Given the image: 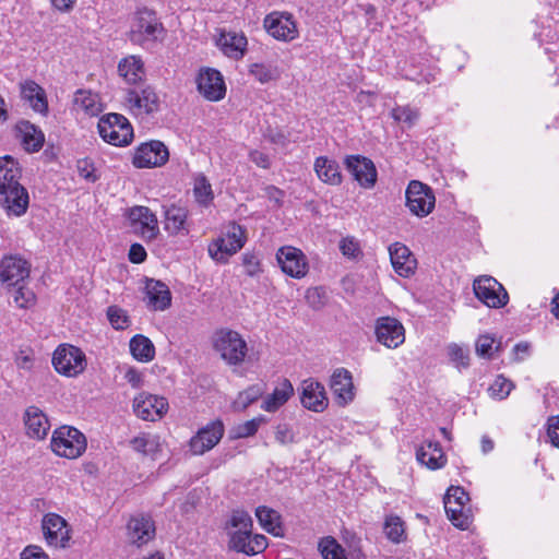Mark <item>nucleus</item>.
Wrapping results in <instances>:
<instances>
[{"mask_svg":"<svg viewBox=\"0 0 559 559\" xmlns=\"http://www.w3.org/2000/svg\"><path fill=\"white\" fill-rule=\"evenodd\" d=\"M20 178L19 163L9 155L0 157V204L8 215L21 216L28 207V193Z\"/></svg>","mask_w":559,"mask_h":559,"instance_id":"obj_1","label":"nucleus"},{"mask_svg":"<svg viewBox=\"0 0 559 559\" xmlns=\"http://www.w3.org/2000/svg\"><path fill=\"white\" fill-rule=\"evenodd\" d=\"M166 29L156 13L148 9L139 10L128 33L130 41L143 48H152L163 40Z\"/></svg>","mask_w":559,"mask_h":559,"instance_id":"obj_2","label":"nucleus"},{"mask_svg":"<svg viewBox=\"0 0 559 559\" xmlns=\"http://www.w3.org/2000/svg\"><path fill=\"white\" fill-rule=\"evenodd\" d=\"M102 139L115 146L128 145L133 139V129L129 120L120 114L103 116L97 124Z\"/></svg>","mask_w":559,"mask_h":559,"instance_id":"obj_3","label":"nucleus"},{"mask_svg":"<svg viewBox=\"0 0 559 559\" xmlns=\"http://www.w3.org/2000/svg\"><path fill=\"white\" fill-rule=\"evenodd\" d=\"M51 450L59 456L76 459L86 449V439L76 428L62 426L52 433Z\"/></svg>","mask_w":559,"mask_h":559,"instance_id":"obj_4","label":"nucleus"},{"mask_svg":"<svg viewBox=\"0 0 559 559\" xmlns=\"http://www.w3.org/2000/svg\"><path fill=\"white\" fill-rule=\"evenodd\" d=\"M52 365L57 372L67 377H75L86 368V357L81 348L63 344L55 350Z\"/></svg>","mask_w":559,"mask_h":559,"instance_id":"obj_5","label":"nucleus"},{"mask_svg":"<svg viewBox=\"0 0 559 559\" xmlns=\"http://www.w3.org/2000/svg\"><path fill=\"white\" fill-rule=\"evenodd\" d=\"M405 197L406 206L417 217H426L435 209L436 197L432 189L418 180L408 183Z\"/></svg>","mask_w":559,"mask_h":559,"instance_id":"obj_6","label":"nucleus"},{"mask_svg":"<svg viewBox=\"0 0 559 559\" xmlns=\"http://www.w3.org/2000/svg\"><path fill=\"white\" fill-rule=\"evenodd\" d=\"M476 297L490 308L504 307L509 301L508 292L492 276L483 275L473 283Z\"/></svg>","mask_w":559,"mask_h":559,"instance_id":"obj_7","label":"nucleus"},{"mask_svg":"<svg viewBox=\"0 0 559 559\" xmlns=\"http://www.w3.org/2000/svg\"><path fill=\"white\" fill-rule=\"evenodd\" d=\"M215 348L229 365H238L246 356L247 343L236 331H221L215 341Z\"/></svg>","mask_w":559,"mask_h":559,"instance_id":"obj_8","label":"nucleus"},{"mask_svg":"<svg viewBox=\"0 0 559 559\" xmlns=\"http://www.w3.org/2000/svg\"><path fill=\"white\" fill-rule=\"evenodd\" d=\"M127 217L132 230L144 240H154L159 234L157 217L147 206L136 205L129 209Z\"/></svg>","mask_w":559,"mask_h":559,"instance_id":"obj_9","label":"nucleus"},{"mask_svg":"<svg viewBox=\"0 0 559 559\" xmlns=\"http://www.w3.org/2000/svg\"><path fill=\"white\" fill-rule=\"evenodd\" d=\"M267 34L282 41H292L298 37L299 32L294 16L287 12H271L263 22Z\"/></svg>","mask_w":559,"mask_h":559,"instance_id":"obj_10","label":"nucleus"},{"mask_svg":"<svg viewBox=\"0 0 559 559\" xmlns=\"http://www.w3.org/2000/svg\"><path fill=\"white\" fill-rule=\"evenodd\" d=\"M243 245V229L241 226L234 224L226 237L218 238L210 245L209 253L214 260L224 263L230 255L240 250Z\"/></svg>","mask_w":559,"mask_h":559,"instance_id":"obj_11","label":"nucleus"},{"mask_svg":"<svg viewBox=\"0 0 559 559\" xmlns=\"http://www.w3.org/2000/svg\"><path fill=\"white\" fill-rule=\"evenodd\" d=\"M168 158L166 145L160 141H151L136 148L132 163L136 168H151L164 165Z\"/></svg>","mask_w":559,"mask_h":559,"instance_id":"obj_12","label":"nucleus"},{"mask_svg":"<svg viewBox=\"0 0 559 559\" xmlns=\"http://www.w3.org/2000/svg\"><path fill=\"white\" fill-rule=\"evenodd\" d=\"M276 260L282 271L294 278H301L308 272L307 258L300 249L286 246L278 249Z\"/></svg>","mask_w":559,"mask_h":559,"instance_id":"obj_13","label":"nucleus"},{"mask_svg":"<svg viewBox=\"0 0 559 559\" xmlns=\"http://www.w3.org/2000/svg\"><path fill=\"white\" fill-rule=\"evenodd\" d=\"M224 436V424L216 419L201 428L190 440V450L195 455L212 450Z\"/></svg>","mask_w":559,"mask_h":559,"instance_id":"obj_14","label":"nucleus"},{"mask_svg":"<svg viewBox=\"0 0 559 559\" xmlns=\"http://www.w3.org/2000/svg\"><path fill=\"white\" fill-rule=\"evenodd\" d=\"M228 547L237 552L253 556L266 549L267 538L262 534L252 535V531H236L229 534Z\"/></svg>","mask_w":559,"mask_h":559,"instance_id":"obj_15","label":"nucleus"},{"mask_svg":"<svg viewBox=\"0 0 559 559\" xmlns=\"http://www.w3.org/2000/svg\"><path fill=\"white\" fill-rule=\"evenodd\" d=\"M41 528L47 543L51 546L66 548L70 540L67 521L57 513H47L41 521Z\"/></svg>","mask_w":559,"mask_h":559,"instance_id":"obj_16","label":"nucleus"},{"mask_svg":"<svg viewBox=\"0 0 559 559\" xmlns=\"http://www.w3.org/2000/svg\"><path fill=\"white\" fill-rule=\"evenodd\" d=\"M376 336L379 343L389 348H396L405 341V330L402 323L391 317L377 320Z\"/></svg>","mask_w":559,"mask_h":559,"instance_id":"obj_17","label":"nucleus"},{"mask_svg":"<svg viewBox=\"0 0 559 559\" xmlns=\"http://www.w3.org/2000/svg\"><path fill=\"white\" fill-rule=\"evenodd\" d=\"M346 169L364 188H372L377 181V169L373 162L360 155H350L345 159Z\"/></svg>","mask_w":559,"mask_h":559,"instance_id":"obj_18","label":"nucleus"},{"mask_svg":"<svg viewBox=\"0 0 559 559\" xmlns=\"http://www.w3.org/2000/svg\"><path fill=\"white\" fill-rule=\"evenodd\" d=\"M168 403L165 397L141 394L134 399L133 409L135 415L143 419L155 421L167 411Z\"/></svg>","mask_w":559,"mask_h":559,"instance_id":"obj_19","label":"nucleus"},{"mask_svg":"<svg viewBox=\"0 0 559 559\" xmlns=\"http://www.w3.org/2000/svg\"><path fill=\"white\" fill-rule=\"evenodd\" d=\"M29 275V264L19 255L4 257L0 263V280L9 286H19Z\"/></svg>","mask_w":559,"mask_h":559,"instance_id":"obj_20","label":"nucleus"},{"mask_svg":"<svg viewBox=\"0 0 559 559\" xmlns=\"http://www.w3.org/2000/svg\"><path fill=\"white\" fill-rule=\"evenodd\" d=\"M128 540L138 547L147 544L155 536V524L143 514L131 516L127 523Z\"/></svg>","mask_w":559,"mask_h":559,"instance_id":"obj_21","label":"nucleus"},{"mask_svg":"<svg viewBox=\"0 0 559 559\" xmlns=\"http://www.w3.org/2000/svg\"><path fill=\"white\" fill-rule=\"evenodd\" d=\"M300 402L304 407L317 413L323 412L329 405L324 386L312 379L302 381L300 388Z\"/></svg>","mask_w":559,"mask_h":559,"instance_id":"obj_22","label":"nucleus"},{"mask_svg":"<svg viewBox=\"0 0 559 559\" xmlns=\"http://www.w3.org/2000/svg\"><path fill=\"white\" fill-rule=\"evenodd\" d=\"M199 92L209 100H219L225 96L226 87L222 74L215 69L201 71L198 80Z\"/></svg>","mask_w":559,"mask_h":559,"instance_id":"obj_23","label":"nucleus"},{"mask_svg":"<svg viewBox=\"0 0 559 559\" xmlns=\"http://www.w3.org/2000/svg\"><path fill=\"white\" fill-rule=\"evenodd\" d=\"M391 264L402 277H409L415 273L417 261L412 251L402 242H394L389 247Z\"/></svg>","mask_w":559,"mask_h":559,"instance_id":"obj_24","label":"nucleus"},{"mask_svg":"<svg viewBox=\"0 0 559 559\" xmlns=\"http://www.w3.org/2000/svg\"><path fill=\"white\" fill-rule=\"evenodd\" d=\"M126 102L131 109L145 114H153L159 108V98L151 86H145L140 91L135 88L129 90Z\"/></svg>","mask_w":559,"mask_h":559,"instance_id":"obj_25","label":"nucleus"},{"mask_svg":"<svg viewBox=\"0 0 559 559\" xmlns=\"http://www.w3.org/2000/svg\"><path fill=\"white\" fill-rule=\"evenodd\" d=\"M24 424L27 436L37 440H43L50 429L48 417L37 406H28L26 408L24 413Z\"/></svg>","mask_w":559,"mask_h":559,"instance_id":"obj_26","label":"nucleus"},{"mask_svg":"<svg viewBox=\"0 0 559 559\" xmlns=\"http://www.w3.org/2000/svg\"><path fill=\"white\" fill-rule=\"evenodd\" d=\"M145 293L147 306L155 311H164L171 305V293L166 284L156 280H146Z\"/></svg>","mask_w":559,"mask_h":559,"instance_id":"obj_27","label":"nucleus"},{"mask_svg":"<svg viewBox=\"0 0 559 559\" xmlns=\"http://www.w3.org/2000/svg\"><path fill=\"white\" fill-rule=\"evenodd\" d=\"M20 86L22 98L28 103L32 109L43 116H47L48 102L45 90L32 80L21 83Z\"/></svg>","mask_w":559,"mask_h":559,"instance_id":"obj_28","label":"nucleus"},{"mask_svg":"<svg viewBox=\"0 0 559 559\" xmlns=\"http://www.w3.org/2000/svg\"><path fill=\"white\" fill-rule=\"evenodd\" d=\"M330 385L341 405H345L354 399L353 378L347 369L337 368L331 377Z\"/></svg>","mask_w":559,"mask_h":559,"instance_id":"obj_29","label":"nucleus"},{"mask_svg":"<svg viewBox=\"0 0 559 559\" xmlns=\"http://www.w3.org/2000/svg\"><path fill=\"white\" fill-rule=\"evenodd\" d=\"M217 46L229 58L241 59L247 47V38L242 34L222 33Z\"/></svg>","mask_w":559,"mask_h":559,"instance_id":"obj_30","label":"nucleus"},{"mask_svg":"<svg viewBox=\"0 0 559 559\" xmlns=\"http://www.w3.org/2000/svg\"><path fill=\"white\" fill-rule=\"evenodd\" d=\"M16 130L22 136L25 148L29 152H38L45 142L43 131L27 120H21L16 124Z\"/></svg>","mask_w":559,"mask_h":559,"instance_id":"obj_31","label":"nucleus"},{"mask_svg":"<svg viewBox=\"0 0 559 559\" xmlns=\"http://www.w3.org/2000/svg\"><path fill=\"white\" fill-rule=\"evenodd\" d=\"M417 461L430 469L441 468L447 459L442 452L439 442H427L426 447H420L416 452Z\"/></svg>","mask_w":559,"mask_h":559,"instance_id":"obj_32","label":"nucleus"},{"mask_svg":"<svg viewBox=\"0 0 559 559\" xmlns=\"http://www.w3.org/2000/svg\"><path fill=\"white\" fill-rule=\"evenodd\" d=\"M255 516L260 523V525L270 534L282 537L283 528L281 522V514L265 506H260L255 510Z\"/></svg>","mask_w":559,"mask_h":559,"instance_id":"obj_33","label":"nucleus"},{"mask_svg":"<svg viewBox=\"0 0 559 559\" xmlns=\"http://www.w3.org/2000/svg\"><path fill=\"white\" fill-rule=\"evenodd\" d=\"M314 170L318 177L325 183L340 185L342 182L340 166L335 160L320 156L314 162Z\"/></svg>","mask_w":559,"mask_h":559,"instance_id":"obj_34","label":"nucleus"},{"mask_svg":"<svg viewBox=\"0 0 559 559\" xmlns=\"http://www.w3.org/2000/svg\"><path fill=\"white\" fill-rule=\"evenodd\" d=\"M165 229L170 235H178L185 229V224L188 217V211L185 207L171 204L164 205Z\"/></svg>","mask_w":559,"mask_h":559,"instance_id":"obj_35","label":"nucleus"},{"mask_svg":"<svg viewBox=\"0 0 559 559\" xmlns=\"http://www.w3.org/2000/svg\"><path fill=\"white\" fill-rule=\"evenodd\" d=\"M118 71L130 84H136L145 74L142 60L135 56L122 59L118 64Z\"/></svg>","mask_w":559,"mask_h":559,"instance_id":"obj_36","label":"nucleus"},{"mask_svg":"<svg viewBox=\"0 0 559 559\" xmlns=\"http://www.w3.org/2000/svg\"><path fill=\"white\" fill-rule=\"evenodd\" d=\"M294 393L293 384L289 380L284 379L263 402L262 408L266 412H274L285 404Z\"/></svg>","mask_w":559,"mask_h":559,"instance_id":"obj_37","label":"nucleus"},{"mask_svg":"<svg viewBox=\"0 0 559 559\" xmlns=\"http://www.w3.org/2000/svg\"><path fill=\"white\" fill-rule=\"evenodd\" d=\"M130 352L136 360L143 362H148L155 357L154 344L148 337L142 334H136L131 338Z\"/></svg>","mask_w":559,"mask_h":559,"instance_id":"obj_38","label":"nucleus"},{"mask_svg":"<svg viewBox=\"0 0 559 559\" xmlns=\"http://www.w3.org/2000/svg\"><path fill=\"white\" fill-rule=\"evenodd\" d=\"M264 391V385L261 383L250 385L239 392L238 396L233 402V408L239 412L245 411L249 405L258 401L263 395Z\"/></svg>","mask_w":559,"mask_h":559,"instance_id":"obj_39","label":"nucleus"},{"mask_svg":"<svg viewBox=\"0 0 559 559\" xmlns=\"http://www.w3.org/2000/svg\"><path fill=\"white\" fill-rule=\"evenodd\" d=\"M130 444L134 451L143 455H151L153 457L157 452L160 451L158 438L147 433H142L141 436L134 437L131 439Z\"/></svg>","mask_w":559,"mask_h":559,"instance_id":"obj_40","label":"nucleus"},{"mask_svg":"<svg viewBox=\"0 0 559 559\" xmlns=\"http://www.w3.org/2000/svg\"><path fill=\"white\" fill-rule=\"evenodd\" d=\"M384 534L394 544H400L405 539L404 523L400 516L390 515L385 519Z\"/></svg>","mask_w":559,"mask_h":559,"instance_id":"obj_41","label":"nucleus"},{"mask_svg":"<svg viewBox=\"0 0 559 559\" xmlns=\"http://www.w3.org/2000/svg\"><path fill=\"white\" fill-rule=\"evenodd\" d=\"M193 193L199 204L207 206L214 199L212 186L204 175H199L194 180Z\"/></svg>","mask_w":559,"mask_h":559,"instance_id":"obj_42","label":"nucleus"},{"mask_svg":"<svg viewBox=\"0 0 559 559\" xmlns=\"http://www.w3.org/2000/svg\"><path fill=\"white\" fill-rule=\"evenodd\" d=\"M323 559H347L345 549L332 536L323 537L319 543Z\"/></svg>","mask_w":559,"mask_h":559,"instance_id":"obj_43","label":"nucleus"},{"mask_svg":"<svg viewBox=\"0 0 559 559\" xmlns=\"http://www.w3.org/2000/svg\"><path fill=\"white\" fill-rule=\"evenodd\" d=\"M453 500L450 498H444V509L447 512V515L449 520L452 522L453 525L460 528H465L468 525V516L464 513V507L453 504Z\"/></svg>","mask_w":559,"mask_h":559,"instance_id":"obj_44","label":"nucleus"},{"mask_svg":"<svg viewBox=\"0 0 559 559\" xmlns=\"http://www.w3.org/2000/svg\"><path fill=\"white\" fill-rule=\"evenodd\" d=\"M391 117L397 122L413 127L419 118V111L411 106H396L392 109Z\"/></svg>","mask_w":559,"mask_h":559,"instance_id":"obj_45","label":"nucleus"},{"mask_svg":"<svg viewBox=\"0 0 559 559\" xmlns=\"http://www.w3.org/2000/svg\"><path fill=\"white\" fill-rule=\"evenodd\" d=\"M448 355L450 360L459 370L465 369L469 366V355L467 348H464L455 343H451L448 346Z\"/></svg>","mask_w":559,"mask_h":559,"instance_id":"obj_46","label":"nucleus"},{"mask_svg":"<svg viewBox=\"0 0 559 559\" xmlns=\"http://www.w3.org/2000/svg\"><path fill=\"white\" fill-rule=\"evenodd\" d=\"M227 526L237 527L238 531H252L253 521L245 510H234Z\"/></svg>","mask_w":559,"mask_h":559,"instance_id":"obj_47","label":"nucleus"},{"mask_svg":"<svg viewBox=\"0 0 559 559\" xmlns=\"http://www.w3.org/2000/svg\"><path fill=\"white\" fill-rule=\"evenodd\" d=\"M513 388L514 384L510 380L503 376H498L493 383L490 385L489 392L492 397L503 400L510 394Z\"/></svg>","mask_w":559,"mask_h":559,"instance_id":"obj_48","label":"nucleus"},{"mask_svg":"<svg viewBox=\"0 0 559 559\" xmlns=\"http://www.w3.org/2000/svg\"><path fill=\"white\" fill-rule=\"evenodd\" d=\"M107 318L116 330H123L129 325V317L127 312L117 306L108 307Z\"/></svg>","mask_w":559,"mask_h":559,"instance_id":"obj_49","label":"nucleus"},{"mask_svg":"<svg viewBox=\"0 0 559 559\" xmlns=\"http://www.w3.org/2000/svg\"><path fill=\"white\" fill-rule=\"evenodd\" d=\"M76 169L83 179L88 182H95L99 179V175L94 166V163L90 158L79 159L76 163Z\"/></svg>","mask_w":559,"mask_h":559,"instance_id":"obj_50","label":"nucleus"},{"mask_svg":"<svg viewBox=\"0 0 559 559\" xmlns=\"http://www.w3.org/2000/svg\"><path fill=\"white\" fill-rule=\"evenodd\" d=\"M249 72L260 83H267L275 79L274 70L263 63H253L250 66Z\"/></svg>","mask_w":559,"mask_h":559,"instance_id":"obj_51","label":"nucleus"},{"mask_svg":"<svg viewBox=\"0 0 559 559\" xmlns=\"http://www.w3.org/2000/svg\"><path fill=\"white\" fill-rule=\"evenodd\" d=\"M495 340L489 335H480L476 341V353L481 357H491Z\"/></svg>","mask_w":559,"mask_h":559,"instance_id":"obj_52","label":"nucleus"},{"mask_svg":"<svg viewBox=\"0 0 559 559\" xmlns=\"http://www.w3.org/2000/svg\"><path fill=\"white\" fill-rule=\"evenodd\" d=\"M260 421H261V419L253 418L251 420H248V421L239 425L236 428V437L237 438H247V437L253 436L258 431Z\"/></svg>","mask_w":559,"mask_h":559,"instance_id":"obj_53","label":"nucleus"},{"mask_svg":"<svg viewBox=\"0 0 559 559\" xmlns=\"http://www.w3.org/2000/svg\"><path fill=\"white\" fill-rule=\"evenodd\" d=\"M444 498H450L453 500V504L465 506L469 500L467 492L460 486H451Z\"/></svg>","mask_w":559,"mask_h":559,"instance_id":"obj_54","label":"nucleus"},{"mask_svg":"<svg viewBox=\"0 0 559 559\" xmlns=\"http://www.w3.org/2000/svg\"><path fill=\"white\" fill-rule=\"evenodd\" d=\"M340 250L348 258H356L360 253L358 242L354 238L348 237L341 240Z\"/></svg>","mask_w":559,"mask_h":559,"instance_id":"obj_55","label":"nucleus"},{"mask_svg":"<svg viewBox=\"0 0 559 559\" xmlns=\"http://www.w3.org/2000/svg\"><path fill=\"white\" fill-rule=\"evenodd\" d=\"M275 440L282 445H287L295 441V436L287 425L282 424L276 427Z\"/></svg>","mask_w":559,"mask_h":559,"instance_id":"obj_56","label":"nucleus"},{"mask_svg":"<svg viewBox=\"0 0 559 559\" xmlns=\"http://www.w3.org/2000/svg\"><path fill=\"white\" fill-rule=\"evenodd\" d=\"M242 264L245 266L246 273L249 276H254L260 273V261L253 253H245L242 255Z\"/></svg>","mask_w":559,"mask_h":559,"instance_id":"obj_57","label":"nucleus"},{"mask_svg":"<svg viewBox=\"0 0 559 559\" xmlns=\"http://www.w3.org/2000/svg\"><path fill=\"white\" fill-rule=\"evenodd\" d=\"M547 426V437L550 443L559 449V416L550 417Z\"/></svg>","mask_w":559,"mask_h":559,"instance_id":"obj_58","label":"nucleus"},{"mask_svg":"<svg viewBox=\"0 0 559 559\" xmlns=\"http://www.w3.org/2000/svg\"><path fill=\"white\" fill-rule=\"evenodd\" d=\"M34 300V294L23 286L14 292V301L21 308H26Z\"/></svg>","mask_w":559,"mask_h":559,"instance_id":"obj_59","label":"nucleus"},{"mask_svg":"<svg viewBox=\"0 0 559 559\" xmlns=\"http://www.w3.org/2000/svg\"><path fill=\"white\" fill-rule=\"evenodd\" d=\"M21 559H49V557L40 547L31 545L23 550Z\"/></svg>","mask_w":559,"mask_h":559,"instance_id":"obj_60","label":"nucleus"},{"mask_svg":"<svg viewBox=\"0 0 559 559\" xmlns=\"http://www.w3.org/2000/svg\"><path fill=\"white\" fill-rule=\"evenodd\" d=\"M146 259V251L140 243H133L129 250V260L132 263H142Z\"/></svg>","mask_w":559,"mask_h":559,"instance_id":"obj_61","label":"nucleus"},{"mask_svg":"<svg viewBox=\"0 0 559 559\" xmlns=\"http://www.w3.org/2000/svg\"><path fill=\"white\" fill-rule=\"evenodd\" d=\"M251 160L261 168H269L270 167V159L269 156L262 152L259 151H252L250 153Z\"/></svg>","mask_w":559,"mask_h":559,"instance_id":"obj_62","label":"nucleus"},{"mask_svg":"<svg viewBox=\"0 0 559 559\" xmlns=\"http://www.w3.org/2000/svg\"><path fill=\"white\" fill-rule=\"evenodd\" d=\"M266 195L270 200L274 201L277 205L282 204L284 192L274 186L265 188Z\"/></svg>","mask_w":559,"mask_h":559,"instance_id":"obj_63","label":"nucleus"},{"mask_svg":"<svg viewBox=\"0 0 559 559\" xmlns=\"http://www.w3.org/2000/svg\"><path fill=\"white\" fill-rule=\"evenodd\" d=\"M15 364L21 369L29 370L33 366V358L21 352L15 358Z\"/></svg>","mask_w":559,"mask_h":559,"instance_id":"obj_64","label":"nucleus"}]
</instances>
